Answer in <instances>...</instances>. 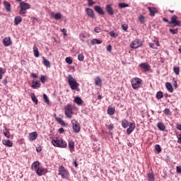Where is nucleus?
Instances as JSON below:
<instances>
[{
	"mask_svg": "<svg viewBox=\"0 0 181 181\" xmlns=\"http://www.w3.org/2000/svg\"><path fill=\"white\" fill-rule=\"evenodd\" d=\"M51 142L56 148H67V142L62 137H57L52 139Z\"/></svg>",
	"mask_w": 181,
	"mask_h": 181,
	"instance_id": "1",
	"label": "nucleus"
},
{
	"mask_svg": "<svg viewBox=\"0 0 181 181\" xmlns=\"http://www.w3.org/2000/svg\"><path fill=\"white\" fill-rule=\"evenodd\" d=\"M68 80V84L70 86L71 90H77L78 88V83H77V81L75 80V78L71 75H69L67 77Z\"/></svg>",
	"mask_w": 181,
	"mask_h": 181,
	"instance_id": "2",
	"label": "nucleus"
},
{
	"mask_svg": "<svg viewBox=\"0 0 181 181\" xmlns=\"http://www.w3.org/2000/svg\"><path fill=\"white\" fill-rule=\"evenodd\" d=\"M58 175L62 177V179H69L70 177V173L66 168L62 165L59 167V173Z\"/></svg>",
	"mask_w": 181,
	"mask_h": 181,
	"instance_id": "3",
	"label": "nucleus"
},
{
	"mask_svg": "<svg viewBox=\"0 0 181 181\" xmlns=\"http://www.w3.org/2000/svg\"><path fill=\"white\" fill-rule=\"evenodd\" d=\"M64 110L66 117H67V118H72L74 114L73 105L68 104L64 106Z\"/></svg>",
	"mask_w": 181,
	"mask_h": 181,
	"instance_id": "4",
	"label": "nucleus"
},
{
	"mask_svg": "<svg viewBox=\"0 0 181 181\" xmlns=\"http://www.w3.org/2000/svg\"><path fill=\"white\" fill-rule=\"evenodd\" d=\"M131 83L134 90H138V88L141 87V84H142V79L139 78H133L131 81Z\"/></svg>",
	"mask_w": 181,
	"mask_h": 181,
	"instance_id": "5",
	"label": "nucleus"
},
{
	"mask_svg": "<svg viewBox=\"0 0 181 181\" xmlns=\"http://www.w3.org/2000/svg\"><path fill=\"white\" fill-rule=\"evenodd\" d=\"M71 124L74 132H75V134H78V132H80V130L81 129V127H80V123H78V122H77V120L76 119H72Z\"/></svg>",
	"mask_w": 181,
	"mask_h": 181,
	"instance_id": "6",
	"label": "nucleus"
},
{
	"mask_svg": "<svg viewBox=\"0 0 181 181\" xmlns=\"http://www.w3.org/2000/svg\"><path fill=\"white\" fill-rule=\"evenodd\" d=\"M169 25H174L175 26H181L180 21L177 20V16L174 15L171 17L170 21L168 22Z\"/></svg>",
	"mask_w": 181,
	"mask_h": 181,
	"instance_id": "7",
	"label": "nucleus"
},
{
	"mask_svg": "<svg viewBox=\"0 0 181 181\" xmlns=\"http://www.w3.org/2000/svg\"><path fill=\"white\" fill-rule=\"evenodd\" d=\"M141 46H142V42L139 39H136L133 40L130 44V47L132 49H138V47H141Z\"/></svg>",
	"mask_w": 181,
	"mask_h": 181,
	"instance_id": "8",
	"label": "nucleus"
},
{
	"mask_svg": "<svg viewBox=\"0 0 181 181\" xmlns=\"http://www.w3.org/2000/svg\"><path fill=\"white\" fill-rule=\"evenodd\" d=\"M139 67L144 71H149L151 70V66L146 62H143L139 65Z\"/></svg>",
	"mask_w": 181,
	"mask_h": 181,
	"instance_id": "9",
	"label": "nucleus"
},
{
	"mask_svg": "<svg viewBox=\"0 0 181 181\" xmlns=\"http://www.w3.org/2000/svg\"><path fill=\"white\" fill-rule=\"evenodd\" d=\"M134 129H135V123L131 122L129 124V128L127 129V135H131L132 132H134Z\"/></svg>",
	"mask_w": 181,
	"mask_h": 181,
	"instance_id": "10",
	"label": "nucleus"
},
{
	"mask_svg": "<svg viewBox=\"0 0 181 181\" xmlns=\"http://www.w3.org/2000/svg\"><path fill=\"white\" fill-rule=\"evenodd\" d=\"M20 8L25 9V11H28V9H30V4H29V3H26L25 1H21L20 3Z\"/></svg>",
	"mask_w": 181,
	"mask_h": 181,
	"instance_id": "11",
	"label": "nucleus"
},
{
	"mask_svg": "<svg viewBox=\"0 0 181 181\" xmlns=\"http://www.w3.org/2000/svg\"><path fill=\"white\" fill-rule=\"evenodd\" d=\"M37 138V132H33L29 134L28 139L30 141H36Z\"/></svg>",
	"mask_w": 181,
	"mask_h": 181,
	"instance_id": "12",
	"label": "nucleus"
},
{
	"mask_svg": "<svg viewBox=\"0 0 181 181\" xmlns=\"http://www.w3.org/2000/svg\"><path fill=\"white\" fill-rule=\"evenodd\" d=\"M2 144L7 148H12L13 146V143L9 139H3Z\"/></svg>",
	"mask_w": 181,
	"mask_h": 181,
	"instance_id": "13",
	"label": "nucleus"
},
{
	"mask_svg": "<svg viewBox=\"0 0 181 181\" xmlns=\"http://www.w3.org/2000/svg\"><path fill=\"white\" fill-rule=\"evenodd\" d=\"M147 9L150 12V16H155V13H158V8L155 7H148Z\"/></svg>",
	"mask_w": 181,
	"mask_h": 181,
	"instance_id": "14",
	"label": "nucleus"
},
{
	"mask_svg": "<svg viewBox=\"0 0 181 181\" xmlns=\"http://www.w3.org/2000/svg\"><path fill=\"white\" fill-rule=\"evenodd\" d=\"M3 43L6 47L11 46L12 45V40H11V37H7L4 39Z\"/></svg>",
	"mask_w": 181,
	"mask_h": 181,
	"instance_id": "15",
	"label": "nucleus"
},
{
	"mask_svg": "<svg viewBox=\"0 0 181 181\" xmlns=\"http://www.w3.org/2000/svg\"><path fill=\"white\" fill-rule=\"evenodd\" d=\"M86 13L88 15V16H89L90 18H95V14H94V11H93V9L91 8H86Z\"/></svg>",
	"mask_w": 181,
	"mask_h": 181,
	"instance_id": "16",
	"label": "nucleus"
},
{
	"mask_svg": "<svg viewBox=\"0 0 181 181\" xmlns=\"http://www.w3.org/2000/svg\"><path fill=\"white\" fill-rule=\"evenodd\" d=\"M94 9H95V12H97L99 15H105V13L104 12V10H103V8H101V7H100L99 6H95Z\"/></svg>",
	"mask_w": 181,
	"mask_h": 181,
	"instance_id": "17",
	"label": "nucleus"
},
{
	"mask_svg": "<svg viewBox=\"0 0 181 181\" xmlns=\"http://www.w3.org/2000/svg\"><path fill=\"white\" fill-rule=\"evenodd\" d=\"M106 11L107 12V13L110 16L114 15V9L112 8V7L111 6L110 4H107L106 6Z\"/></svg>",
	"mask_w": 181,
	"mask_h": 181,
	"instance_id": "18",
	"label": "nucleus"
},
{
	"mask_svg": "<svg viewBox=\"0 0 181 181\" xmlns=\"http://www.w3.org/2000/svg\"><path fill=\"white\" fill-rule=\"evenodd\" d=\"M40 163H39V161H35L32 164L31 168L33 169V170L36 171L37 169H39L40 168Z\"/></svg>",
	"mask_w": 181,
	"mask_h": 181,
	"instance_id": "19",
	"label": "nucleus"
},
{
	"mask_svg": "<svg viewBox=\"0 0 181 181\" xmlns=\"http://www.w3.org/2000/svg\"><path fill=\"white\" fill-rule=\"evenodd\" d=\"M68 146L71 153H73V152H74V141H69L68 143Z\"/></svg>",
	"mask_w": 181,
	"mask_h": 181,
	"instance_id": "20",
	"label": "nucleus"
},
{
	"mask_svg": "<svg viewBox=\"0 0 181 181\" xmlns=\"http://www.w3.org/2000/svg\"><path fill=\"white\" fill-rule=\"evenodd\" d=\"M35 172L38 176H43L45 175V169L42 167L37 168Z\"/></svg>",
	"mask_w": 181,
	"mask_h": 181,
	"instance_id": "21",
	"label": "nucleus"
},
{
	"mask_svg": "<svg viewBox=\"0 0 181 181\" xmlns=\"http://www.w3.org/2000/svg\"><path fill=\"white\" fill-rule=\"evenodd\" d=\"M74 103H75L78 105H81L83 104V100L81 99V98L76 96L74 98Z\"/></svg>",
	"mask_w": 181,
	"mask_h": 181,
	"instance_id": "22",
	"label": "nucleus"
},
{
	"mask_svg": "<svg viewBox=\"0 0 181 181\" xmlns=\"http://www.w3.org/2000/svg\"><path fill=\"white\" fill-rule=\"evenodd\" d=\"M4 5L6 11L7 12H11V3L8 2L7 1H4Z\"/></svg>",
	"mask_w": 181,
	"mask_h": 181,
	"instance_id": "23",
	"label": "nucleus"
},
{
	"mask_svg": "<svg viewBox=\"0 0 181 181\" xmlns=\"http://www.w3.org/2000/svg\"><path fill=\"white\" fill-rule=\"evenodd\" d=\"M23 18L21 16H16L14 18V25L15 26H18V25H19V23H21V22H22Z\"/></svg>",
	"mask_w": 181,
	"mask_h": 181,
	"instance_id": "24",
	"label": "nucleus"
},
{
	"mask_svg": "<svg viewBox=\"0 0 181 181\" xmlns=\"http://www.w3.org/2000/svg\"><path fill=\"white\" fill-rule=\"evenodd\" d=\"M91 45H101L103 43V41L101 40L93 38L90 41Z\"/></svg>",
	"mask_w": 181,
	"mask_h": 181,
	"instance_id": "25",
	"label": "nucleus"
},
{
	"mask_svg": "<svg viewBox=\"0 0 181 181\" xmlns=\"http://www.w3.org/2000/svg\"><path fill=\"white\" fill-rule=\"evenodd\" d=\"M157 127L160 131H165L166 129V127L163 122H158L157 124Z\"/></svg>",
	"mask_w": 181,
	"mask_h": 181,
	"instance_id": "26",
	"label": "nucleus"
},
{
	"mask_svg": "<svg viewBox=\"0 0 181 181\" xmlns=\"http://www.w3.org/2000/svg\"><path fill=\"white\" fill-rule=\"evenodd\" d=\"M32 88H39L40 87V81H33V85L31 86Z\"/></svg>",
	"mask_w": 181,
	"mask_h": 181,
	"instance_id": "27",
	"label": "nucleus"
},
{
	"mask_svg": "<svg viewBox=\"0 0 181 181\" xmlns=\"http://www.w3.org/2000/svg\"><path fill=\"white\" fill-rule=\"evenodd\" d=\"M165 87L169 93H173V86H172V84L170 83H165Z\"/></svg>",
	"mask_w": 181,
	"mask_h": 181,
	"instance_id": "28",
	"label": "nucleus"
},
{
	"mask_svg": "<svg viewBox=\"0 0 181 181\" xmlns=\"http://www.w3.org/2000/svg\"><path fill=\"white\" fill-rule=\"evenodd\" d=\"M101 83H102L101 78H100V76L95 77V86H98V87H101Z\"/></svg>",
	"mask_w": 181,
	"mask_h": 181,
	"instance_id": "29",
	"label": "nucleus"
},
{
	"mask_svg": "<svg viewBox=\"0 0 181 181\" xmlns=\"http://www.w3.org/2000/svg\"><path fill=\"white\" fill-rule=\"evenodd\" d=\"M147 177L148 181H155V174L153 173H148Z\"/></svg>",
	"mask_w": 181,
	"mask_h": 181,
	"instance_id": "30",
	"label": "nucleus"
},
{
	"mask_svg": "<svg viewBox=\"0 0 181 181\" xmlns=\"http://www.w3.org/2000/svg\"><path fill=\"white\" fill-rule=\"evenodd\" d=\"M55 121L57 122H58L60 125H62V127H66V123L64 122V121H63V119L60 117H55Z\"/></svg>",
	"mask_w": 181,
	"mask_h": 181,
	"instance_id": "31",
	"label": "nucleus"
},
{
	"mask_svg": "<svg viewBox=\"0 0 181 181\" xmlns=\"http://www.w3.org/2000/svg\"><path fill=\"white\" fill-rule=\"evenodd\" d=\"M42 63L45 67H50V62L46 59L45 57H42Z\"/></svg>",
	"mask_w": 181,
	"mask_h": 181,
	"instance_id": "32",
	"label": "nucleus"
},
{
	"mask_svg": "<svg viewBox=\"0 0 181 181\" xmlns=\"http://www.w3.org/2000/svg\"><path fill=\"white\" fill-rule=\"evenodd\" d=\"M129 125V122L127 119L122 120V128H128V126Z\"/></svg>",
	"mask_w": 181,
	"mask_h": 181,
	"instance_id": "33",
	"label": "nucleus"
},
{
	"mask_svg": "<svg viewBox=\"0 0 181 181\" xmlns=\"http://www.w3.org/2000/svg\"><path fill=\"white\" fill-rule=\"evenodd\" d=\"M108 115H114L115 114V108L109 107L107 109Z\"/></svg>",
	"mask_w": 181,
	"mask_h": 181,
	"instance_id": "34",
	"label": "nucleus"
},
{
	"mask_svg": "<svg viewBox=\"0 0 181 181\" xmlns=\"http://www.w3.org/2000/svg\"><path fill=\"white\" fill-rule=\"evenodd\" d=\"M173 71H174L175 74H176V76H179V74L180 73V67L175 66L173 67Z\"/></svg>",
	"mask_w": 181,
	"mask_h": 181,
	"instance_id": "35",
	"label": "nucleus"
},
{
	"mask_svg": "<svg viewBox=\"0 0 181 181\" xmlns=\"http://www.w3.org/2000/svg\"><path fill=\"white\" fill-rule=\"evenodd\" d=\"M33 52L35 57H39V49H37V47H36V45L33 47Z\"/></svg>",
	"mask_w": 181,
	"mask_h": 181,
	"instance_id": "36",
	"label": "nucleus"
},
{
	"mask_svg": "<svg viewBox=\"0 0 181 181\" xmlns=\"http://www.w3.org/2000/svg\"><path fill=\"white\" fill-rule=\"evenodd\" d=\"M119 8H120V9H122L123 8H128V6H129V4H127V3H119L118 4Z\"/></svg>",
	"mask_w": 181,
	"mask_h": 181,
	"instance_id": "37",
	"label": "nucleus"
},
{
	"mask_svg": "<svg viewBox=\"0 0 181 181\" xmlns=\"http://www.w3.org/2000/svg\"><path fill=\"white\" fill-rule=\"evenodd\" d=\"M157 100H160V98H163V93L162 91H158L156 93Z\"/></svg>",
	"mask_w": 181,
	"mask_h": 181,
	"instance_id": "38",
	"label": "nucleus"
},
{
	"mask_svg": "<svg viewBox=\"0 0 181 181\" xmlns=\"http://www.w3.org/2000/svg\"><path fill=\"white\" fill-rule=\"evenodd\" d=\"M155 150L156 151V152H158V153H160V152H162V148H160V146L159 144H156L155 146Z\"/></svg>",
	"mask_w": 181,
	"mask_h": 181,
	"instance_id": "39",
	"label": "nucleus"
},
{
	"mask_svg": "<svg viewBox=\"0 0 181 181\" xmlns=\"http://www.w3.org/2000/svg\"><path fill=\"white\" fill-rule=\"evenodd\" d=\"M6 72V71L5 69H4V68L0 67V80H2V77H3L4 74H5Z\"/></svg>",
	"mask_w": 181,
	"mask_h": 181,
	"instance_id": "40",
	"label": "nucleus"
},
{
	"mask_svg": "<svg viewBox=\"0 0 181 181\" xmlns=\"http://www.w3.org/2000/svg\"><path fill=\"white\" fill-rule=\"evenodd\" d=\"M54 19H56V21H59V19H62V13H57L54 16Z\"/></svg>",
	"mask_w": 181,
	"mask_h": 181,
	"instance_id": "41",
	"label": "nucleus"
},
{
	"mask_svg": "<svg viewBox=\"0 0 181 181\" xmlns=\"http://www.w3.org/2000/svg\"><path fill=\"white\" fill-rule=\"evenodd\" d=\"M169 32L172 33V35H177L179 30L177 28L176 29H170Z\"/></svg>",
	"mask_w": 181,
	"mask_h": 181,
	"instance_id": "42",
	"label": "nucleus"
},
{
	"mask_svg": "<svg viewBox=\"0 0 181 181\" xmlns=\"http://www.w3.org/2000/svg\"><path fill=\"white\" fill-rule=\"evenodd\" d=\"M65 62L68 64H73V59H71V57H66L65 59Z\"/></svg>",
	"mask_w": 181,
	"mask_h": 181,
	"instance_id": "43",
	"label": "nucleus"
},
{
	"mask_svg": "<svg viewBox=\"0 0 181 181\" xmlns=\"http://www.w3.org/2000/svg\"><path fill=\"white\" fill-rule=\"evenodd\" d=\"M139 21H140L141 23H145V16L140 15L138 17Z\"/></svg>",
	"mask_w": 181,
	"mask_h": 181,
	"instance_id": "44",
	"label": "nucleus"
},
{
	"mask_svg": "<svg viewBox=\"0 0 181 181\" xmlns=\"http://www.w3.org/2000/svg\"><path fill=\"white\" fill-rule=\"evenodd\" d=\"M31 99L33 100V103H35V104H37L38 100H37V98H36V96L35 95V93H33L31 95Z\"/></svg>",
	"mask_w": 181,
	"mask_h": 181,
	"instance_id": "45",
	"label": "nucleus"
},
{
	"mask_svg": "<svg viewBox=\"0 0 181 181\" xmlns=\"http://www.w3.org/2000/svg\"><path fill=\"white\" fill-rule=\"evenodd\" d=\"M6 132H4V135L6 136L8 139H9V138H11V133L9 132V130H7L6 128Z\"/></svg>",
	"mask_w": 181,
	"mask_h": 181,
	"instance_id": "46",
	"label": "nucleus"
},
{
	"mask_svg": "<svg viewBox=\"0 0 181 181\" xmlns=\"http://www.w3.org/2000/svg\"><path fill=\"white\" fill-rule=\"evenodd\" d=\"M43 98H44L46 103H47V104L50 103V101L49 100V98L47 97V94L43 95Z\"/></svg>",
	"mask_w": 181,
	"mask_h": 181,
	"instance_id": "47",
	"label": "nucleus"
},
{
	"mask_svg": "<svg viewBox=\"0 0 181 181\" xmlns=\"http://www.w3.org/2000/svg\"><path fill=\"white\" fill-rule=\"evenodd\" d=\"M78 60H79V62H83L84 61V55H83V54H79L78 55Z\"/></svg>",
	"mask_w": 181,
	"mask_h": 181,
	"instance_id": "48",
	"label": "nucleus"
},
{
	"mask_svg": "<svg viewBox=\"0 0 181 181\" xmlns=\"http://www.w3.org/2000/svg\"><path fill=\"white\" fill-rule=\"evenodd\" d=\"M79 37H80L81 42H86V40H84V39H86V35H84V33L79 34Z\"/></svg>",
	"mask_w": 181,
	"mask_h": 181,
	"instance_id": "49",
	"label": "nucleus"
},
{
	"mask_svg": "<svg viewBox=\"0 0 181 181\" xmlns=\"http://www.w3.org/2000/svg\"><path fill=\"white\" fill-rule=\"evenodd\" d=\"M109 35L111 37H117V36H118V34L115 33L114 31H110Z\"/></svg>",
	"mask_w": 181,
	"mask_h": 181,
	"instance_id": "50",
	"label": "nucleus"
},
{
	"mask_svg": "<svg viewBox=\"0 0 181 181\" xmlns=\"http://www.w3.org/2000/svg\"><path fill=\"white\" fill-rule=\"evenodd\" d=\"M122 29L124 32H127V30H128V25L127 24H122Z\"/></svg>",
	"mask_w": 181,
	"mask_h": 181,
	"instance_id": "51",
	"label": "nucleus"
},
{
	"mask_svg": "<svg viewBox=\"0 0 181 181\" xmlns=\"http://www.w3.org/2000/svg\"><path fill=\"white\" fill-rule=\"evenodd\" d=\"M176 136L177 138V144H181V134H176Z\"/></svg>",
	"mask_w": 181,
	"mask_h": 181,
	"instance_id": "52",
	"label": "nucleus"
},
{
	"mask_svg": "<svg viewBox=\"0 0 181 181\" xmlns=\"http://www.w3.org/2000/svg\"><path fill=\"white\" fill-rule=\"evenodd\" d=\"M41 83H42V84H45V83H46V76H42L40 78Z\"/></svg>",
	"mask_w": 181,
	"mask_h": 181,
	"instance_id": "53",
	"label": "nucleus"
},
{
	"mask_svg": "<svg viewBox=\"0 0 181 181\" xmlns=\"http://www.w3.org/2000/svg\"><path fill=\"white\" fill-rule=\"evenodd\" d=\"M94 32H95V33H101V28L100 27H95Z\"/></svg>",
	"mask_w": 181,
	"mask_h": 181,
	"instance_id": "54",
	"label": "nucleus"
},
{
	"mask_svg": "<svg viewBox=\"0 0 181 181\" xmlns=\"http://www.w3.org/2000/svg\"><path fill=\"white\" fill-rule=\"evenodd\" d=\"M106 127L107 128V129H109L110 131H112L114 129V124H108L106 126Z\"/></svg>",
	"mask_w": 181,
	"mask_h": 181,
	"instance_id": "55",
	"label": "nucleus"
},
{
	"mask_svg": "<svg viewBox=\"0 0 181 181\" xmlns=\"http://www.w3.org/2000/svg\"><path fill=\"white\" fill-rule=\"evenodd\" d=\"M95 4V2H94L93 0H88V6H93V5Z\"/></svg>",
	"mask_w": 181,
	"mask_h": 181,
	"instance_id": "56",
	"label": "nucleus"
},
{
	"mask_svg": "<svg viewBox=\"0 0 181 181\" xmlns=\"http://www.w3.org/2000/svg\"><path fill=\"white\" fill-rule=\"evenodd\" d=\"M163 113H164L165 115H170V110H169V109H165L164 111H163Z\"/></svg>",
	"mask_w": 181,
	"mask_h": 181,
	"instance_id": "57",
	"label": "nucleus"
},
{
	"mask_svg": "<svg viewBox=\"0 0 181 181\" xmlns=\"http://www.w3.org/2000/svg\"><path fill=\"white\" fill-rule=\"evenodd\" d=\"M148 46L151 49H158V47H156L155 44L152 42L148 43Z\"/></svg>",
	"mask_w": 181,
	"mask_h": 181,
	"instance_id": "58",
	"label": "nucleus"
},
{
	"mask_svg": "<svg viewBox=\"0 0 181 181\" xmlns=\"http://www.w3.org/2000/svg\"><path fill=\"white\" fill-rule=\"evenodd\" d=\"M20 15H25L26 13V10L21 8L20 11L18 12Z\"/></svg>",
	"mask_w": 181,
	"mask_h": 181,
	"instance_id": "59",
	"label": "nucleus"
},
{
	"mask_svg": "<svg viewBox=\"0 0 181 181\" xmlns=\"http://www.w3.org/2000/svg\"><path fill=\"white\" fill-rule=\"evenodd\" d=\"M61 32L63 33L64 36H67V30L66 28L61 29Z\"/></svg>",
	"mask_w": 181,
	"mask_h": 181,
	"instance_id": "60",
	"label": "nucleus"
},
{
	"mask_svg": "<svg viewBox=\"0 0 181 181\" xmlns=\"http://www.w3.org/2000/svg\"><path fill=\"white\" fill-rule=\"evenodd\" d=\"M177 173H181V165L176 167Z\"/></svg>",
	"mask_w": 181,
	"mask_h": 181,
	"instance_id": "61",
	"label": "nucleus"
},
{
	"mask_svg": "<svg viewBox=\"0 0 181 181\" xmlns=\"http://www.w3.org/2000/svg\"><path fill=\"white\" fill-rule=\"evenodd\" d=\"M107 52H111V50H112V46H111V45H108L107 47Z\"/></svg>",
	"mask_w": 181,
	"mask_h": 181,
	"instance_id": "62",
	"label": "nucleus"
},
{
	"mask_svg": "<svg viewBox=\"0 0 181 181\" xmlns=\"http://www.w3.org/2000/svg\"><path fill=\"white\" fill-rule=\"evenodd\" d=\"M58 132L59 134H63V132H64V129L63 127L59 128Z\"/></svg>",
	"mask_w": 181,
	"mask_h": 181,
	"instance_id": "63",
	"label": "nucleus"
},
{
	"mask_svg": "<svg viewBox=\"0 0 181 181\" xmlns=\"http://www.w3.org/2000/svg\"><path fill=\"white\" fill-rule=\"evenodd\" d=\"M177 129L181 131V124H177Z\"/></svg>",
	"mask_w": 181,
	"mask_h": 181,
	"instance_id": "64",
	"label": "nucleus"
}]
</instances>
